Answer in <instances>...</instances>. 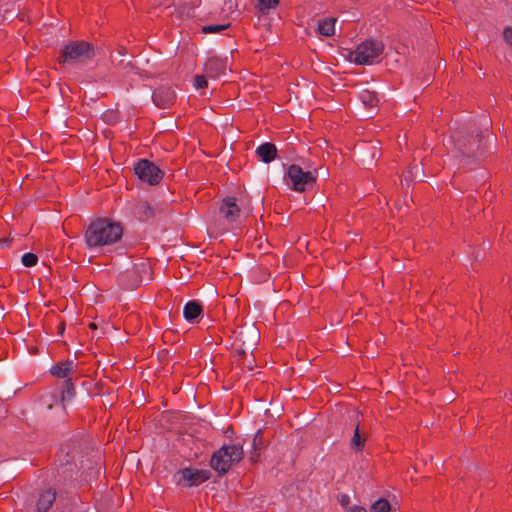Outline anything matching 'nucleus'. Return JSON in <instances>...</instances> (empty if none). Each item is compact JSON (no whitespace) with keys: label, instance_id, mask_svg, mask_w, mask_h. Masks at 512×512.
<instances>
[{"label":"nucleus","instance_id":"obj_3","mask_svg":"<svg viewBox=\"0 0 512 512\" xmlns=\"http://www.w3.org/2000/svg\"><path fill=\"white\" fill-rule=\"evenodd\" d=\"M244 455L243 447L240 444L223 445L212 455L211 467L219 474L228 472L231 466L239 462Z\"/></svg>","mask_w":512,"mask_h":512},{"label":"nucleus","instance_id":"obj_30","mask_svg":"<svg viewBox=\"0 0 512 512\" xmlns=\"http://www.w3.org/2000/svg\"><path fill=\"white\" fill-rule=\"evenodd\" d=\"M338 501L342 507L347 508L350 503V497L346 494H341Z\"/></svg>","mask_w":512,"mask_h":512},{"label":"nucleus","instance_id":"obj_33","mask_svg":"<svg viewBox=\"0 0 512 512\" xmlns=\"http://www.w3.org/2000/svg\"><path fill=\"white\" fill-rule=\"evenodd\" d=\"M249 330L252 333V336H253V338L255 340L257 338V336H258V333L253 328H250Z\"/></svg>","mask_w":512,"mask_h":512},{"label":"nucleus","instance_id":"obj_28","mask_svg":"<svg viewBox=\"0 0 512 512\" xmlns=\"http://www.w3.org/2000/svg\"><path fill=\"white\" fill-rule=\"evenodd\" d=\"M51 374L62 378L64 377V367L62 362H58L55 366L51 368Z\"/></svg>","mask_w":512,"mask_h":512},{"label":"nucleus","instance_id":"obj_1","mask_svg":"<svg viewBox=\"0 0 512 512\" xmlns=\"http://www.w3.org/2000/svg\"><path fill=\"white\" fill-rule=\"evenodd\" d=\"M66 460V481L69 480L72 488H77L99 473L100 466L90 457L84 459L78 454L69 455Z\"/></svg>","mask_w":512,"mask_h":512},{"label":"nucleus","instance_id":"obj_35","mask_svg":"<svg viewBox=\"0 0 512 512\" xmlns=\"http://www.w3.org/2000/svg\"><path fill=\"white\" fill-rule=\"evenodd\" d=\"M59 329L61 330V332L64 330V322L59 323Z\"/></svg>","mask_w":512,"mask_h":512},{"label":"nucleus","instance_id":"obj_22","mask_svg":"<svg viewBox=\"0 0 512 512\" xmlns=\"http://www.w3.org/2000/svg\"><path fill=\"white\" fill-rule=\"evenodd\" d=\"M391 510V504L385 498H380L372 503L370 512H389Z\"/></svg>","mask_w":512,"mask_h":512},{"label":"nucleus","instance_id":"obj_15","mask_svg":"<svg viewBox=\"0 0 512 512\" xmlns=\"http://www.w3.org/2000/svg\"><path fill=\"white\" fill-rule=\"evenodd\" d=\"M204 70L208 76L217 77L225 74L226 66L221 59L212 58L206 62Z\"/></svg>","mask_w":512,"mask_h":512},{"label":"nucleus","instance_id":"obj_21","mask_svg":"<svg viewBox=\"0 0 512 512\" xmlns=\"http://www.w3.org/2000/svg\"><path fill=\"white\" fill-rule=\"evenodd\" d=\"M263 443H264L263 434H262L261 430H258L256 432V434L254 435L253 440H252L253 450L251 451V456H250L251 461H253V462L257 461V458H258V455H259L257 453V451L259 449H261Z\"/></svg>","mask_w":512,"mask_h":512},{"label":"nucleus","instance_id":"obj_16","mask_svg":"<svg viewBox=\"0 0 512 512\" xmlns=\"http://www.w3.org/2000/svg\"><path fill=\"white\" fill-rule=\"evenodd\" d=\"M74 368L73 361L66 360V405L75 403L76 392L72 384V378L69 377V372Z\"/></svg>","mask_w":512,"mask_h":512},{"label":"nucleus","instance_id":"obj_10","mask_svg":"<svg viewBox=\"0 0 512 512\" xmlns=\"http://www.w3.org/2000/svg\"><path fill=\"white\" fill-rule=\"evenodd\" d=\"M241 207L242 204L238 205L234 197L227 196L222 201L220 212L228 221H236L240 216Z\"/></svg>","mask_w":512,"mask_h":512},{"label":"nucleus","instance_id":"obj_8","mask_svg":"<svg viewBox=\"0 0 512 512\" xmlns=\"http://www.w3.org/2000/svg\"><path fill=\"white\" fill-rule=\"evenodd\" d=\"M210 476L209 470L185 468L179 472L178 482L184 483L186 486H197L208 480Z\"/></svg>","mask_w":512,"mask_h":512},{"label":"nucleus","instance_id":"obj_7","mask_svg":"<svg viewBox=\"0 0 512 512\" xmlns=\"http://www.w3.org/2000/svg\"><path fill=\"white\" fill-rule=\"evenodd\" d=\"M94 53L93 46L86 41H71L66 44V62H83L92 58Z\"/></svg>","mask_w":512,"mask_h":512},{"label":"nucleus","instance_id":"obj_2","mask_svg":"<svg viewBox=\"0 0 512 512\" xmlns=\"http://www.w3.org/2000/svg\"><path fill=\"white\" fill-rule=\"evenodd\" d=\"M123 233L119 223L99 219L90 224L86 232V242L90 247L110 245L118 241Z\"/></svg>","mask_w":512,"mask_h":512},{"label":"nucleus","instance_id":"obj_32","mask_svg":"<svg viewBox=\"0 0 512 512\" xmlns=\"http://www.w3.org/2000/svg\"><path fill=\"white\" fill-rule=\"evenodd\" d=\"M414 178L415 176L413 175L412 171H408V174L405 176L404 181L408 183L409 181H412Z\"/></svg>","mask_w":512,"mask_h":512},{"label":"nucleus","instance_id":"obj_34","mask_svg":"<svg viewBox=\"0 0 512 512\" xmlns=\"http://www.w3.org/2000/svg\"><path fill=\"white\" fill-rule=\"evenodd\" d=\"M0 244L1 245H8L9 244V241L7 239H1L0 240Z\"/></svg>","mask_w":512,"mask_h":512},{"label":"nucleus","instance_id":"obj_31","mask_svg":"<svg viewBox=\"0 0 512 512\" xmlns=\"http://www.w3.org/2000/svg\"><path fill=\"white\" fill-rule=\"evenodd\" d=\"M503 34L507 43L512 46V27H507Z\"/></svg>","mask_w":512,"mask_h":512},{"label":"nucleus","instance_id":"obj_4","mask_svg":"<svg viewBox=\"0 0 512 512\" xmlns=\"http://www.w3.org/2000/svg\"><path fill=\"white\" fill-rule=\"evenodd\" d=\"M384 45L381 41L367 39L354 51L349 52V59L358 65H371L382 54Z\"/></svg>","mask_w":512,"mask_h":512},{"label":"nucleus","instance_id":"obj_17","mask_svg":"<svg viewBox=\"0 0 512 512\" xmlns=\"http://www.w3.org/2000/svg\"><path fill=\"white\" fill-rule=\"evenodd\" d=\"M55 501V493L52 490L43 492L37 501L38 512H47Z\"/></svg>","mask_w":512,"mask_h":512},{"label":"nucleus","instance_id":"obj_6","mask_svg":"<svg viewBox=\"0 0 512 512\" xmlns=\"http://www.w3.org/2000/svg\"><path fill=\"white\" fill-rule=\"evenodd\" d=\"M134 171L141 181L149 185H157L163 177V172L159 167L147 159L139 160L134 167Z\"/></svg>","mask_w":512,"mask_h":512},{"label":"nucleus","instance_id":"obj_14","mask_svg":"<svg viewBox=\"0 0 512 512\" xmlns=\"http://www.w3.org/2000/svg\"><path fill=\"white\" fill-rule=\"evenodd\" d=\"M202 313V306L197 301H189L185 304L183 309L184 318L191 323L197 322Z\"/></svg>","mask_w":512,"mask_h":512},{"label":"nucleus","instance_id":"obj_27","mask_svg":"<svg viewBox=\"0 0 512 512\" xmlns=\"http://www.w3.org/2000/svg\"><path fill=\"white\" fill-rule=\"evenodd\" d=\"M21 261L25 267H33L37 264L38 257H37V255H35L33 253H25L22 256Z\"/></svg>","mask_w":512,"mask_h":512},{"label":"nucleus","instance_id":"obj_25","mask_svg":"<svg viewBox=\"0 0 512 512\" xmlns=\"http://www.w3.org/2000/svg\"><path fill=\"white\" fill-rule=\"evenodd\" d=\"M230 26V24H212V25H205L202 27V32L205 34L208 33H220L223 30L227 29Z\"/></svg>","mask_w":512,"mask_h":512},{"label":"nucleus","instance_id":"obj_13","mask_svg":"<svg viewBox=\"0 0 512 512\" xmlns=\"http://www.w3.org/2000/svg\"><path fill=\"white\" fill-rule=\"evenodd\" d=\"M255 153L262 162L270 163L276 158L277 148L273 143L265 142L256 148Z\"/></svg>","mask_w":512,"mask_h":512},{"label":"nucleus","instance_id":"obj_24","mask_svg":"<svg viewBox=\"0 0 512 512\" xmlns=\"http://www.w3.org/2000/svg\"><path fill=\"white\" fill-rule=\"evenodd\" d=\"M364 438L360 435L359 425L355 427L354 435L351 440V446L357 450H360L364 446Z\"/></svg>","mask_w":512,"mask_h":512},{"label":"nucleus","instance_id":"obj_23","mask_svg":"<svg viewBox=\"0 0 512 512\" xmlns=\"http://www.w3.org/2000/svg\"><path fill=\"white\" fill-rule=\"evenodd\" d=\"M135 270L140 274V283L150 279V266L148 263L141 262L135 265Z\"/></svg>","mask_w":512,"mask_h":512},{"label":"nucleus","instance_id":"obj_5","mask_svg":"<svg viewBox=\"0 0 512 512\" xmlns=\"http://www.w3.org/2000/svg\"><path fill=\"white\" fill-rule=\"evenodd\" d=\"M291 187L296 192H303L311 187L316 178L310 171H304L299 165L292 164L288 167L286 173Z\"/></svg>","mask_w":512,"mask_h":512},{"label":"nucleus","instance_id":"obj_12","mask_svg":"<svg viewBox=\"0 0 512 512\" xmlns=\"http://www.w3.org/2000/svg\"><path fill=\"white\" fill-rule=\"evenodd\" d=\"M42 401L47 410L55 408L61 413L64 411V388L59 387L55 389L50 395H45Z\"/></svg>","mask_w":512,"mask_h":512},{"label":"nucleus","instance_id":"obj_20","mask_svg":"<svg viewBox=\"0 0 512 512\" xmlns=\"http://www.w3.org/2000/svg\"><path fill=\"white\" fill-rule=\"evenodd\" d=\"M135 213L139 216V219L144 221L155 215L154 208L146 201H141L136 206Z\"/></svg>","mask_w":512,"mask_h":512},{"label":"nucleus","instance_id":"obj_18","mask_svg":"<svg viewBox=\"0 0 512 512\" xmlns=\"http://www.w3.org/2000/svg\"><path fill=\"white\" fill-rule=\"evenodd\" d=\"M359 99L364 106L373 108L377 106L379 102L378 95L375 91L369 89H362L359 92Z\"/></svg>","mask_w":512,"mask_h":512},{"label":"nucleus","instance_id":"obj_26","mask_svg":"<svg viewBox=\"0 0 512 512\" xmlns=\"http://www.w3.org/2000/svg\"><path fill=\"white\" fill-rule=\"evenodd\" d=\"M279 0H258V8L261 13H266L269 9L275 8Z\"/></svg>","mask_w":512,"mask_h":512},{"label":"nucleus","instance_id":"obj_29","mask_svg":"<svg viewBox=\"0 0 512 512\" xmlns=\"http://www.w3.org/2000/svg\"><path fill=\"white\" fill-rule=\"evenodd\" d=\"M208 84L205 76L203 75H196L194 79V86L196 89H202L206 87Z\"/></svg>","mask_w":512,"mask_h":512},{"label":"nucleus","instance_id":"obj_11","mask_svg":"<svg viewBox=\"0 0 512 512\" xmlns=\"http://www.w3.org/2000/svg\"><path fill=\"white\" fill-rule=\"evenodd\" d=\"M176 94L170 87H159L153 94L152 99L156 106L166 108L175 100Z\"/></svg>","mask_w":512,"mask_h":512},{"label":"nucleus","instance_id":"obj_9","mask_svg":"<svg viewBox=\"0 0 512 512\" xmlns=\"http://www.w3.org/2000/svg\"><path fill=\"white\" fill-rule=\"evenodd\" d=\"M484 139V135H477L476 138L472 140L461 139L457 143V149L459 154L462 156H478L482 151V141Z\"/></svg>","mask_w":512,"mask_h":512},{"label":"nucleus","instance_id":"obj_19","mask_svg":"<svg viewBox=\"0 0 512 512\" xmlns=\"http://www.w3.org/2000/svg\"><path fill=\"white\" fill-rule=\"evenodd\" d=\"M335 18H325L318 23V32L326 37L332 36L335 32Z\"/></svg>","mask_w":512,"mask_h":512}]
</instances>
